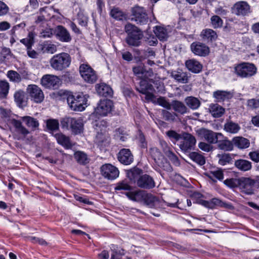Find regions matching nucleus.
<instances>
[{"label":"nucleus","mask_w":259,"mask_h":259,"mask_svg":"<svg viewBox=\"0 0 259 259\" xmlns=\"http://www.w3.org/2000/svg\"><path fill=\"white\" fill-rule=\"evenodd\" d=\"M241 127L237 123L234 122L229 119H227L224 125V131L232 134L238 133Z\"/></svg>","instance_id":"cd10ccee"},{"label":"nucleus","mask_w":259,"mask_h":259,"mask_svg":"<svg viewBox=\"0 0 259 259\" xmlns=\"http://www.w3.org/2000/svg\"><path fill=\"white\" fill-rule=\"evenodd\" d=\"M70 128L74 134H80L82 132L83 130L82 120L80 118L76 119L73 118Z\"/></svg>","instance_id":"e433bc0d"},{"label":"nucleus","mask_w":259,"mask_h":259,"mask_svg":"<svg viewBox=\"0 0 259 259\" xmlns=\"http://www.w3.org/2000/svg\"><path fill=\"white\" fill-rule=\"evenodd\" d=\"M108 126V123L105 120H101L96 121L94 124L95 130L97 133L96 136V140L98 142H103L105 139L106 136H104L103 138L102 137L104 136L103 134L105 132V129Z\"/></svg>","instance_id":"6ab92c4d"},{"label":"nucleus","mask_w":259,"mask_h":259,"mask_svg":"<svg viewBox=\"0 0 259 259\" xmlns=\"http://www.w3.org/2000/svg\"><path fill=\"white\" fill-rule=\"evenodd\" d=\"M43 49L46 51L47 53L53 54L56 52L57 50L56 45L51 44H45L44 46Z\"/></svg>","instance_id":"774afa93"},{"label":"nucleus","mask_w":259,"mask_h":259,"mask_svg":"<svg viewBox=\"0 0 259 259\" xmlns=\"http://www.w3.org/2000/svg\"><path fill=\"white\" fill-rule=\"evenodd\" d=\"M79 73L83 80L87 83H93L97 79L95 71L88 64L83 63L80 65Z\"/></svg>","instance_id":"0eeeda50"},{"label":"nucleus","mask_w":259,"mask_h":259,"mask_svg":"<svg viewBox=\"0 0 259 259\" xmlns=\"http://www.w3.org/2000/svg\"><path fill=\"white\" fill-rule=\"evenodd\" d=\"M181 114H184L187 112V108L184 104L178 100H174L171 103V108Z\"/></svg>","instance_id":"4c0bfd02"},{"label":"nucleus","mask_w":259,"mask_h":259,"mask_svg":"<svg viewBox=\"0 0 259 259\" xmlns=\"http://www.w3.org/2000/svg\"><path fill=\"white\" fill-rule=\"evenodd\" d=\"M190 49L194 55L200 57H205L210 52L209 48L205 44L199 41L192 42L190 45Z\"/></svg>","instance_id":"2eb2a0df"},{"label":"nucleus","mask_w":259,"mask_h":259,"mask_svg":"<svg viewBox=\"0 0 259 259\" xmlns=\"http://www.w3.org/2000/svg\"><path fill=\"white\" fill-rule=\"evenodd\" d=\"M27 92L31 100L40 103L44 99V94L41 89L35 84H30L27 88Z\"/></svg>","instance_id":"f8f14e48"},{"label":"nucleus","mask_w":259,"mask_h":259,"mask_svg":"<svg viewBox=\"0 0 259 259\" xmlns=\"http://www.w3.org/2000/svg\"><path fill=\"white\" fill-rule=\"evenodd\" d=\"M209 110L212 115L214 117H220L225 112V109L217 104L210 105Z\"/></svg>","instance_id":"ea45409f"},{"label":"nucleus","mask_w":259,"mask_h":259,"mask_svg":"<svg viewBox=\"0 0 259 259\" xmlns=\"http://www.w3.org/2000/svg\"><path fill=\"white\" fill-rule=\"evenodd\" d=\"M233 145L239 149H245L250 145L249 141L242 137H236L232 140Z\"/></svg>","instance_id":"c756f323"},{"label":"nucleus","mask_w":259,"mask_h":259,"mask_svg":"<svg viewBox=\"0 0 259 259\" xmlns=\"http://www.w3.org/2000/svg\"><path fill=\"white\" fill-rule=\"evenodd\" d=\"M233 10L237 15L244 16L250 13V6L247 2L240 1L234 5Z\"/></svg>","instance_id":"aec40b11"},{"label":"nucleus","mask_w":259,"mask_h":259,"mask_svg":"<svg viewBox=\"0 0 259 259\" xmlns=\"http://www.w3.org/2000/svg\"><path fill=\"white\" fill-rule=\"evenodd\" d=\"M132 189V186L127 182L124 181L117 183L115 187L116 191H128V192H131Z\"/></svg>","instance_id":"603ef678"},{"label":"nucleus","mask_w":259,"mask_h":259,"mask_svg":"<svg viewBox=\"0 0 259 259\" xmlns=\"http://www.w3.org/2000/svg\"><path fill=\"white\" fill-rule=\"evenodd\" d=\"M74 157L76 161L80 164L85 165L90 161L87 155L81 151H76L74 154Z\"/></svg>","instance_id":"a19ab883"},{"label":"nucleus","mask_w":259,"mask_h":259,"mask_svg":"<svg viewBox=\"0 0 259 259\" xmlns=\"http://www.w3.org/2000/svg\"><path fill=\"white\" fill-rule=\"evenodd\" d=\"M27 240L33 243H37L41 245H47V242L42 238H37L35 237L29 236L27 237Z\"/></svg>","instance_id":"0e129e2a"},{"label":"nucleus","mask_w":259,"mask_h":259,"mask_svg":"<svg viewBox=\"0 0 259 259\" xmlns=\"http://www.w3.org/2000/svg\"><path fill=\"white\" fill-rule=\"evenodd\" d=\"M247 106L251 110H256L259 109V99L253 98L248 99L247 101Z\"/></svg>","instance_id":"052dcab7"},{"label":"nucleus","mask_w":259,"mask_h":259,"mask_svg":"<svg viewBox=\"0 0 259 259\" xmlns=\"http://www.w3.org/2000/svg\"><path fill=\"white\" fill-rule=\"evenodd\" d=\"M131 20L140 25H146L148 22V17L143 7L135 6L131 9Z\"/></svg>","instance_id":"39448f33"},{"label":"nucleus","mask_w":259,"mask_h":259,"mask_svg":"<svg viewBox=\"0 0 259 259\" xmlns=\"http://www.w3.org/2000/svg\"><path fill=\"white\" fill-rule=\"evenodd\" d=\"M213 96L218 102H221L231 99L233 93L231 92L218 90L213 92Z\"/></svg>","instance_id":"7c9ffc66"},{"label":"nucleus","mask_w":259,"mask_h":259,"mask_svg":"<svg viewBox=\"0 0 259 259\" xmlns=\"http://www.w3.org/2000/svg\"><path fill=\"white\" fill-rule=\"evenodd\" d=\"M183 141L180 144V148L184 152H188L193 149L196 140L194 136L191 134L184 132L182 134Z\"/></svg>","instance_id":"9b49d317"},{"label":"nucleus","mask_w":259,"mask_h":259,"mask_svg":"<svg viewBox=\"0 0 259 259\" xmlns=\"http://www.w3.org/2000/svg\"><path fill=\"white\" fill-rule=\"evenodd\" d=\"M235 166L240 171L246 172L252 169V163L247 160L239 159L236 160L234 162Z\"/></svg>","instance_id":"5701e85b"},{"label":"nucleus","mask_w":259,"mask_h":259,"mask_svg":"<svg viewBox=\"0 0 259 259\" xmlns=\"http://www.w3.org/2000/svg\"><path fill=\"white\" fill-rule=\"evenodd\" d=\"M60 82L59 78L53 75L46 74L42 76L41 79V85L48 89H56Z\"/></svg>","instance_id":"dca6fc26"},{"label":"nucleus","mask_w":259,"mask_h":259,"mask_svg":"<svg viewBox=\"0 0 259 259\" xmlns=\"http://www.w3.org/2000/svg\"><path fill=\"white\" fill-rule=\"evenodd\" d=\"M166 135L170 141L175 144L182 138V134H179L174 130L167 131L166 132Z\"/></svg>","instance_id":"3c124183"},{"label":"nucleus","mask_w":259,"mask_h":259,"mask_svg":"<svg viewBox=\"0 0 259 259\" xmlns=\"http://www.w3.org/2000/svg\"><path fill=\"white\" fill-rule=\"evenodd\" d=\"M55 137L57 142L66 149H70L72 147V144L69 137H66L62 133L57 134Z\"/></svg>","instance_id":"2f4dec72"},{"label":"nucleus","mask_w":259,"mask_h":259,"mask_svg":"<svg viewBox=\"0 0 259 259\" xmlns=\"http://www.w3.org/2000/svg\"><path fill=\"white\" fill-rule=\"evenodd\" d=\"M217 157L218 159V163L221 165H225L231 163L233 160L232 155L230 153L218 154Z\"/></svg>","instance_id":"c9c22d12"},{"label":"nucleus","mask_w":259,"mask_h":259,"mask_svg":"<svg viewBox=\"0 0 259 259\" xmlns=\"http://www.w3.org/2000/svg\"><path fill=\"white\" fill-rule=\"evenodd\" d=\"M218 144V148L224 151H231L233 146L232 142L227 140L226 137L224 139H219Z\"/></svg>","instance_id":"f704fd0d"},{"label":"nucleus","mask_w":259,"mask_h":259,"mask_svg":"<svg viewBox=\"0 0 259 259\" xmlns=\"http://www.w3.org/2000/svg\"><path fill=\"white\" fill-rule=\"evenodd\" d=\"M73 118L65 117L61 121V125L62 128H68L70 127L71 124L72 122Z\"/></svg>","instance_id":"69168bd1"},{"label":"nucleus","mask_w":259,"mask_h":259,"mask_svg":"<svg viewBox=\"0 0 259 259\" xmlns=\"http://www.w3.org/2000/svg\"><path fill=\"white\" fill-rule=\"evenodd\" d=\"M200 35L204 41H207V42L214 41L218 38L217 32L213 29L210 28L203 29Z\"/></svg>","instance_id":"4be33fe9"},{"label":"nucleus","mask_w":259,"mask_h":259,"mask_svg":"<svg viewBox=\"0 0 259 259\" xmlns=\"http://www.w3.org/2000/svg\"><path fill=\"white\" fill-rule=\"evenodd\" d=\"M9 123L14 127V132L18 140L24 138L29 133L28 130L22 125L20 120L14 118L10 119Z\"/></svg>","instance_id":"9d476101"},{"label":"nucleus","mask_w":259,"mask_h":259,"mask_svg":"<svg viewBox=\"0 0 259 259\" xmlns=\"http://www.w3.org/2000/svg\"><path fill=\"white\" fill-rule=\"evenodd\" d=\"M125 195L131 200L144 202L146 205L150 207L157 206L160 201L158 197L141 190L126 192Z\"/></svg>","instance_id":"f257e3e1"},{"label":"nucleus","mask_w":259,"mask_h":259,"mask_svg":"<svg viewBox=\"0 0 259 259\" xmlns=\"http://www.w3.org/2000/svg\"><path fill=\"white\" fill-rule=\"evenodd\" d=\"M239 181L240 178L228 179L224 181V183L231 188H239Z\"/></svg>","instance_id":"864d4df0"},{"label":"nucleus","mask_w":259,"mask_h":259,"mask_svg":"<svg viewBox=\"0 0 259 259\" xmlns=\"http://www.w3.org/2000/svg\"><path fill=\"white\" fill-rule=\"evenodd\" d=\"M187 105L193 110L197 109L200 105V101L194 97H188L185 100Z\"/></svg>","instance_id":"79ce46f5"},{"label":"nucleus","mask_w":259,"mask_h":259,"mask_svg":"<svg viewBox=\"0 0 259 259\" xmlns=\"http://www.w3.org/2000/svg\"><path fill=\"white\" fill-rule=\"evenodd\" d=\"M54 33L57 38L62 42H70L72 37L69 31L62 25L57 26L54 30Z\"/></svg>","instance_id":"a211bd4d"},{"label":"nucleus","mask_w":259,"mask_h":259,"mask_svg":"<svg viewBox=\"0 0 259 259\" xmlns=\"http://www.w3.org/2000/svg\"><path fill=\"white\" fill-rule=\"evenodd\" d=\"M14 98L15 102L19 107H23L26 105L27 98L23 91L21 90L17 91L14 95Z\"/></svg>","instance_id":"bb28decb"},{"label":"nucleus","mask_w":259,"mask_h":259,"mask_svg":"<svg viewBox=\"0 0 259 259\" xmlns=\"http://www.w3.org/2000/svg\"><path fill=\"white\" fill-rule=\"evenodd\" d=\"M207 176L214 182L216 181V180L221 181L224 178L223 171L221 169L211 170L208 174Z\"/></svg>","instance_id":"49530a36"},{"label":"nucleus","mask_w":259,"mask_h":259,"mask_svg":"<svg viewBox=\"0 0 259 259\" xmlns=\"http://www.w3.org/2000/svg\"><path fill=\"white\" fill-rule=\"evenodd\" d=\"M150 154L156 164L160 167L163 166V156L157 148H151L150 149Z\"/></svg>","instance_id":"c85d7f7f"},{"label":"nucleus","mask_w":259,"mask_h":259,"mask_svg":"<svg viewBox=\"0 0 259 259\" xmlns=\"http://www.w3.org/2000/svg\"><path fill=\"white\" fill-rule=\"evenodd\" d=\"M210 22L212 27L214 29H218L222 27L223 21L219 16L213 15L210 19Z\"/></svg>","instance_id":"de8ad7c7"},{"label":"nucleus","mask_w":259,"mask_h":259,"mask_svg":"<svg viewBox=\"0 0 259 259\" xmlns=\"http://www.w3.org/2000/svg\"><path fill=\"white\" fill-rule=\"evenodd\" d=\"M111 17L116 20H122L123 18V13L118 8H113L110 12Z\"/></svg>","instance_id":"4d7b16f0"},{"label":"nucleus","mask_w":259,"mask_h":259,"mask_svg":"<svg viewBox=\"0 0 259 259\" xmlns=\"http://www.w3.org/2000/svg\"><path fill=\"white\" fill-rule=\"evenodd\" d=\"M157 103L160 106L167 109H171V104L166 101L164 97H159L156 99Z\"/></svg>","instance_id":"680f3d73"},{"label":"nucleus","mask_w":259,"mask_h":259,"mask_svg":"<svg viewBox=\"0 0 259 259\" xmlns=\"http://www.w3.org/2000/svg\"><path fill=\"white\" fill-rule=\"evenodd\" d=\"M59 122L56 119H50L47 121V128L51 131H55L59 129Z\"/></svg>","instance_id":"5fc2aeb1"},{"label":"nucleus","mask_w":259,"mask_h":259,"mask_svg":"<svg viewBox=\"0 0 259 259\" xmlns=\"http://www.w3.org/2000/svg\"><path fill=\"white\" fill-rule=\"evenodd\" d=\"M71 57L66 53L54 55L50 60L51 66L55 70L62 71L68 67L71 63Z\"/></svg>","instance_id":"20e7f679"},{"label":"nucleus","mask_w":259,"mask_h":259,"mask_svg":"<svg viewBox=\"0 0 259 259\" xmlns=\"http://www.w3.org/2000/svg\"><path fill=\"white\" fill-rule=\"evenodd\" d=\"M89 96L82 93L76 94L74 95H69L67 101L70 107L74 111H81L87 106Z\"/></svg>","instance_id":"7ed1b4c3"},{"label":"nucleus","mask_w":259,"mask_h":259,"mask_svg":"<svg viewBox=\"0 0 259 259\" xmlns=\"http://www.w3.org/2000/svg\"><path fill=\"white\" fill-rule=\"evenodd\" d=\"M210 144L205 142H200L198 144V147L201 150L205 152H209L213 149L212 146Z\"/></svg>","instance_id":"338daca9"},{"label":"nucleus","mask_w":259,"mask_h":259,"mask_svg":"<svg viewBox=\"0 0 259 259\" xmlns=\"http://www.w3.org/2000/svg\"><path fill=\"white\" fill-rule=\"evenodd\" d=\"M137 90L142 94H146L148 92L153 91V87L146 79H142L140 82V87Z\"/></svg>","instance_id":"37998d69"},{"label":"nucleus","mask_w":259,"mask_h":259,"mask_svg":"<svg viewBox=\"0 0 259 259\" xmlns=\"http://www.w3.org/2000/svg\"><path fill=\"white\" fill-rule=\"evenodd\" d=\"M256 181L249 177L240 178L239 188L246 194H251L253 193V187Z\"/></svg>","instance_id":"4468645a"},{"label":"nucleus","mask_w":259,"mask_h":259,"mask_svg":"<svg viewBox=\"0 0 259 259\" xmlns=\"http://www.w3.org/2000/svg\"><path fill=\"white\" fill-rule=\"evenodd\" d=\"M102 175L106 179L113 180L119 176L118 168L111 164H105L101 167Z\"/></svg>","instance_id":"ddd939ff"},{"label":"nucleus","mask_w":259,"mask_h":259,"mask_svg":"<svg viewBox=\"0 0 259 259\" xmlns=\"http://www.w3.org/2000/svg\"><path fill=\"white\" fill-rule=\"evenodd\" d=\"M137 186L142 189H151L155 187V183L152 177L144 174L139 178Z\"/></svg>","instance_id":"f3484780"},{"label":"nucleus","mask_w":259,"mask_h":259,"mask_svg":"<svg viewBox=\"0 0 259 259\" xmlns=\"http://www.w3.org/2000/svg\"><path fill=\"white\" fill-rule=\"evenodd\" d=\"M142 173V169L134 167L127 171L126 176L132 182L137 184L139 178L142 176L141 175Z\"/></svg>","instance_id":"473e14b6"},{"label":"nucleus","mask_w":259,"mask_h":259,"mask_svg":"<svg viewBox=\"0 0 259 259\" xmlns=\"http://www.w3.org/2000/svg\"><path fill=\"white\" fill-rule=\"evenodd\" d=\"M124 30L127 34L125 41L129 46L138 47L141 45L143 34L140 29L134 24L127 23L124 26Z\"/></svg>","instance_id":"f03ea898"},{"label":"nucleus","mask_w":259,"mask_h":259,"mask_svg":"<svg viewBox=\"0 0 259 259\" xmlns=\"http://www.w3.org/2000/svg\"><path fill=\"white\" fill-rule=\"evenodd\" d=\"M97 93L101 96L111 97L113 91L111 87L105 83L98 84L96 86Z\"/></svg>","instance_id":"b1692460"},{"label":"nucleus","mask_w":259,"mask_h":259,"mask_svg":"<svg viewBox=\"0 0 259 259\" xmlns=\"http://www.w3.org/2000/svg\"><path fill=\"white\" fill-rule=\"evenodd\" d=\"M10 89L9 83L6 80H0L1 99L6 98Z\"/></svg>","instance_id":"a18cd8bd"},{"label":"nucleus","mask_w":259,"mask_h":259,"mask_svg":"<svg viewBox=\"0 0 259 259\" xmlns=\"http://www.w3.org/2000/svg\"><path fill=\"white\" fill-rule=\"evenodd\" d=\"M171 76L179 83H186L189 81V76L187 73L180 69L172 71Z\"/></svg>","instance_id":"a878e982"},{"label":"nucleus","mask_w":259,"mask_h":259,"mask_svg":"<svg viewBox=\"0 0 259 259\" xmlns=\"http://www.w3.org/2000/svg\"><path fill=\"white\" fill-rule=\"evenodd\" d=\"M198 135L209 144H216L219 139H224V136L221 133L202 128L198 132Z\"/></svg>","instance_id":"6e6552de"},{"label":"nucleus","mask_w":259,"mask_h":259,"mask_svg":"<svg viewBox=\"0 0 259 259\" xmlns=\"http://www.w3.org/2000/svg\"><path fill=\"white\" fill-rule=\"evenodd\" d=\"M236 74L241 77H249L256 73V68L252 63H243L235 68Z\"/></svg>","instance_id":"423d86ee"},{"label":"nucleus","mask_w":259,"mask_h":259,"mask_svg":"<svg viewBox=\"0 0 259 259\" xmlns=\"http://www.w3.org/2000/svg\"><path fill=\"white\" fill-rule=\"evenodd\" d=\"M111 259H122L125 255V250L123 249H119L114 245H112Z\"/></svg>","instance_id":"c03bdc74"},{"label":"nucleus","mask_w":259,"mask_h":259,"mask_svg":"<svg viewBox=\"0 0 259 259\" xmlns=\"http://www.w3.org/2000/svg\"><path fill=\"white\" fill-rule=\"evenodd\" d=\"M8 77L9 78L10 80L19 82L21 80V77L20 75L16 71L13 70H10L8 72Z\"/></svg>","instance_id":"bf43d9fd"},{"label":"nucleus","mask_w":259,"mask_h":259,"mask_svg":"<svg viewBox=\"0 0 259 259\" xmlns=\"http://www.w3.org/2000/svg\"><path fill=\"white\" fill-rule=\"evenodd\" d=\"M162 114L163 118L165 120L173 121L175 120L177 114L175 113H171L168 111L163 110Z\"/></svg>","instance_id":"e2e57ef3"},{"label":"nucleus","mask_w":259,"mask_h":259,"mask_svg":"<svg viewBox=\"0 0 259 259\" xmlns=\"http://www.w3.org/2000/svg\"><path fill=\"white\" fill-rule=\"evenodd\" d=\"M21 118L29 128L33 131L36 130L39 126V124L38 120L33 117L25 116L21 117Z\"/></svg>","instance_id":"72a5a7b5"},{"label":"nucleus","mask_w":259,"mask_h":259,"mask_svg":"<svg viewBox=\"0 0 259 259\" xmlns=\"http://www.w3.org/2000/svg\"><path fill=\"white\" fill-rule=\"evenodd\" d=\"M133 71L135 75L139 78H142L143 74L145 71V68L144 65L141 64L133 68Z\"/></svg>","instance_id":"6e6d98bb"},{"label":"nucleus","mask_w":259,"mask_h":259,"mask_svg":"<svg viewBox=\"0 0 259 259\" xmlns=\"http://www.w3.org/2000/svg\"><path fill=\"white\" fill-rule=\"evenodd\" d=\"M153 31L160 40H166L168 37V32L167 30L161 26H155L154 28Z\"/></svg>","instance_id":"58836bf2"},{"label":"nucleus","mask_w":259,"mask_h":259,"mask_svg":"<svg viewBox=\"0 0 259 259\" xmlns=\"http://www.w3.org/2000/svg\"><path fill=\"white\" fill-rule=\"evenodd\" d=\"M189 157L193 161L200 165H202L205 163V159L204 157L198 153L195 152H191L189 154Z\"/></svg>","instance_id":"09e8293b"},{"label":"nucleus","mask_w":259,"mask_h":259,"mask_svg":"<svg viewBox=\"0 0 259 259\" xmlns=\"http://www.w3.org/2000/svg\"><path fill=\"white\" fill-rule=\"evenodd\" d=\"M210 205L212 206V208H213L215 207V206H220L222 207L227 208H231L232 207V206L230 203H227L226 202H223L220 199L217 198H213L211 199L210 200Z\"/></svg>","instance_id":"8fccbe9b"},{"label":"nucleus","mask_w":259,"mask_h":259,"mask_svg":"<svg viewBox=\"0 0 259 259\" xmlns=\"http://www.w3.org/2000/svg\"><path fill=\"white\" fill-rule=\"evenodd\" d=\"M185 65L189 71L194 73H199L202 69L201 64L195 59H190L186 61Z\"/></svg>","instance_id":"393cba45"},{"label":"nucleus","mask_w":259,"mask_h":259,"mask_svg":"<svg viewBox=\"0 0 259 259\" xmlns=\"http://www.w3.org/2000/svg\"><path fill=\"white\" fill-rule=\"evenodd\" d=\"M88 17L82 12H78L77 14V20L78 24L82 26H87L88 22Z\"/></svg>","instance_id":"13d9d810"},{"label":"nucleus","mask_w":259,"mask_h":259,"mask_svg":"<svg viewBox=\"0 0 259 259\" xmlns=\"http://www.w3.org/2000/svg\"><path fill=\"white\" fill-rule=\"evenodd\" d=\"M118 159L122 164L125 165L130 164L133 162L134 157L131 151L128 149H122L118 154Z\"/></svg>","instance_id":"412c9836"},{"label":"nucleus","mask_w":259,"mask_h":259,"mask_svg":"<svg viewBox=\"0 0 259 259\" xmlns=\"http://www.w3.org/2000/svg\"><path fill=\"white\" fill-rule=\"evenodd\" d=\"M113 107V102L110 100H101L95 108V114L101 116H107L111 113Z\"/></svg>","instance_id":"1a4fd4ad"}]
</instances>
